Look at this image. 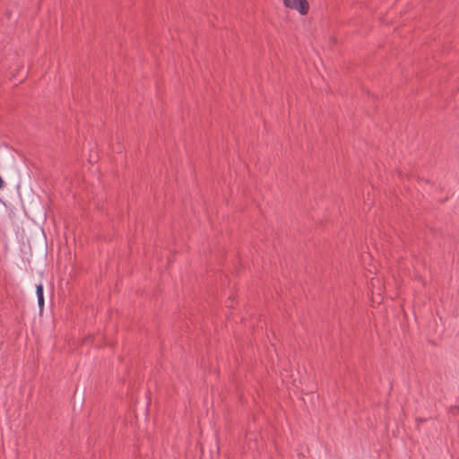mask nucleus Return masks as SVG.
<instances>
[{"instance_id":"7ed1b4c3","label":"nucleus","mask_w":459,"mask_h":459,"mask_svg":"<svg viewBox=\"0 0 459 459\" xmlns=\"http://www.w3.org/2000/svg\"><path fill=\"white\" fill-rule=\"evenodd\" d=\"M416 421H417V423H420V422L425 421V420L422 419V418H419V419L416 420Z\"/></svg>"},{"instance_id":"f03ea898","label":"nucleus","mask_w":459,"mask_h":459,"mask_svg":"<svg viewBox=\"0 0 459 459\" xmlns=\"http://www.w3.org/2000/svg\"><path fill=\"white\" fill-rule=\"evenodd\" d=\"M36 294H37V298H38L39 307L40 310H42L43 306H44V296H43V285L41 283L37 285Z\"/></svg>"},{"instance_id":"f257e3e1","label":"nucleus","mask_w":459,"mask_h":459,"mask_svg":"<svg viewBox=\"0 0 459 459\" xmlns=\"http://www.w3.org/2000/svg\"><path fill=\"white\" fill-rule=\"evenodd\" d=\"M286 7L299 11L301 14H307L309 5L307 0H283Z\"/></svg>"}]
</instances>
